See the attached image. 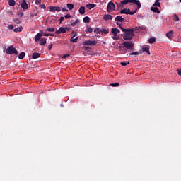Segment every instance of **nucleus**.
Masks as SVG:
<instances>
[{"mask_svg": "<svg viewBox=\"0 0 181 181\" xmlns=\"http://www.w3.org/2000/svg\"><path fill=\"white\" fill-rule=\"evenodd\" d=\"M41 1H42V0H35V4L37 5H40L41 4Z\"/></svg>", "mask_w": 181, "mask_h": 181, "instance_id": "nucleus-45", "label": "nucleus"}, {"mask_svg": "<svg viewBox=\"0 0 181 181\" xmlns=\"http://www.w3.org/2000/svg\"><path fill=\"white\" fill-rule=\"evenodd\" d=\"M72 34H75V32L74 30L72 31Z\"/></svg>", "mask_w": 181, "mask_h": 181, "instance_id": "nucleus-56", "label": "nucleus"}, {"mask_svg": "<svg viewBox=\"0 0 181 181\" xmlns=\"http://www.w3.org/2000/svg\"><path fill=\"white\" fill-rule=\"evenodd\" d=\"M69 57H70V54H66L63 55L62 59H67Z\"/></svg>", "mask_w": 181, "mask_h": 181, "instance_id": "nucleus-42", "label": "nucleus"}, {"mask_svg": "<svg viewBox=\"0 0 181 181\" xmlns=\"http://www.w3.org/2000/svg\"><path fill=\"white\" fill-rule=\"evenodd\" d=\"M47 44V41L45 38H41L40 40V46H45Z\"/></svg>", "mask_w": 181, "mask_h": 181, "instance_id": "nucleus-18", "label": "nucleus"}, {"mask_svg": "<svg viewBox=\"0 0 181 181\" xmlns=\"http://www.w3.org/2000/svg\"><path fill=\"white\" fill-rule=\"evenodd\" d=\"M55 28H47L45 29V31H48V32H50V33H53L55 31Z\"/></svg>", "mask_w": 181, "mask_h": 181, "instance_id": "nucleus-30", "label": "nucleus"}, {"mask_svg": "<svg viewBox=\"0 0 181 181\" xmlns=\"http://www.w3.org/2000/svg\"><path fill=\"white\" fill-rule=\"evenodd\" d=\"M109 33V30L108 29H105V28H101V33L103 35H107Z\"/></svg>", "mask_w": 181, "mask_h": 181, "instance_id": "nucleus-24", "label": "nucleus"}, {"mask_svg": "<svg viewBox=\"0 0 181 181\" xmlns=\"http://www.w3.org/2000/svg\"><path fill=\"white\" fill-rule=\"evenodd\" d=\"M98 45V41L87 40L83 42V45L86 46H95Z\"/></svg>", "mask_w": 181, "mask_h": 181, "instance_id": "nucleus-7", "label": "nucleus"}, {"mask_svg": "<svg viewBox=\"0 0 181 181\" xmlns=\"http://www.w3.org/2000/svg\"><path fill=\"white\" fill-rule=\"evenodd\" d=\"M71 18V15L69 13L66 14V15H64V18L65 19H69Z\"/></svg>", "mask_w": 181, "mask_h": 181, "instance_id": "nucleus-41", "label": "nucleus"}, {"mask_svg": "<svg viewBox=\"0 0 181 181\" xmlns=\"http://www.w3.org/2000/svg\"><path fill=\"white\" fill-rule=\"evenodd\" d=\"M60 106H61V107H64V105L63 104H61Z\"/></svg>", "mask_w": 181, "mask_h": 181, "instance_id": "nucleus-54", "label": "nucleus"}, {"mask_svg": "<svg viewBox=\"0 0 181 181\" xmlns=\"http://www.w3.org/2000/svg\"><path fill=\"white\" fill-rule=\"evenodd\" d=\"M49 12L51 13H55V12H60L62 11V7H59V6H50L49 7Z\"/></svg>", "mask_w": 181, "mask_h": 181, "instance_id": "nucleus-6", "label": "nucleus"}, {"mask_svg": "<svg viewBox=\"0 0 181 181\" xmlns=\"http://www.w3.org/2000/svg\"><path fill=\"white\" fill-rule=\"evenodd\" d=\"M79 13H81V15H84V13H86V7L84 6L80 7Z\"/></svg>", "mask_w": 181, "mask_h": 181, "instance_id": "nucleus-21", "label": "nucleus"}, {"mask_svg": "<svg viewBox=\"0 0 181 181\" xmlns=\"http://www.w3.org/2000/svg\"><path fill=\"white\" fill-rule=\"evenodd\" d=\"M138 9H135L133 11H131L129 8H123L120 10V13L122 15H134V13H136Z\"/></svg>", "mask_w": 181, "mask_h": 181, "instance_id": "nucleus-4", "label": "nucleus"}, {"mask_svg": "<svg viewBox=\"0 0 181 181\" xmlns=\"http://www.w3.org/2000/svg\"><path fill=\"white\" fill-rule=\"evenodd\" d=\"M6 54H16L17 55L18 54L16 48H15L13 46H10L7 49H6L5 51Z\"/></svg>", "mask_w": 181, "mask_h": 181, "instance_id": "nucleus-5", "label": "nucleus"}, {"mask_svg": "<svg viewBox=\"0 0 181 181\" xmlns=\"http://www.w3.org/2000/svg\"><path fill=\"white\" fill-rule=\"evenodd\" d=\"M166 36L168 38L171 39L173 37V31L169 30V32L166 33Z\"/></svg>", "mask_w": 181, "mask_h": 181, "instance_id": "nucleus-19", "label": "nucleus"}, {"mask_svg": "<svg viewBox=\"0 0 181 181\" xmlns=\"http://www.w3.org/2000/svg\"><path fill=\"white\" fill-rule=\"evenodd\" d=\"M64 33H66V29L64 28H60L59 30L55 31L56 35H60Z\"/></svg>", "mask_w": 181, "mask_h": 181, "instance_id": "nucleus-11", "label": "nucleus"}, {"mask_svg": "<svg viewBox=\"0 0 181 181\" xmlns=\"http://www.w3.org/2000/svg\"><path fill=\"white\" fill-rule=\"evenodd\" d=\"M62 12H68V9H67L66 7H64V8L62 9Z\"/></svg>", "mask_w": 181, "mask_h": 181, "instance_id": "nucleus-49", "label": "nucleus"}, {"mask_svg": "<svg viewBox=\"0 0 181 181\" xmlns=\"http://www.w3.org/2000/svg\"><path fill=\"white\" fill-rule=\"evenodd\" d=\"M111 33L113 34V36L111 37L113 40H117L119 39V37L117 36V33H116L115 30L112 29Z\"/></svg>", "mask_w": 181, "mask_h": 181, "instance_id": "nucleus-13", "label": "nucleus"}, {"mask_svg": "<svg viewBox=\"0 0 181 181\" xmlns=\"http://www.w3.org/2000/svg\"><path fill=\"white\" fill-rule=\"evenodd\" d=\"M67 8L69 11H71L74 8V5L73 4H67Z\"/></svg>", "mask_w": 181, "mask_h": 181, "instance_id": "nucleus-27", "label": "nucleus"}, {"mask_svg": "<svg viewBox=\"0 0 181 181\" xmlns=\"http://www.w3.org/2000/svg\"><path fill=\"white\" fill-rule=\"evenodd\" d=\"M151 11L155 13H160V10L158 8V7H151Z\"/></svg>", "mask_w": 181, "mask_h": 181, "instance_id": "nucleus-23", "label": "nucleus"}, {"mask_svg": "<svg viewBox=\"0 0 181 181\" xmlns=\"http://www.w3.org/2000/svg\"><path fill=\"white\" fill-rule=\"evenodd\" d=\"M23 14L21 15V16H23Z\"/></svg>", "mask_w": 181, "mask_h": 181, "instance_id": "nucleus-59", "label": "nucleus"}, {"mask_svg": "<svg viewBox=\"0 0 181 181\" xmlns=\"http://www.w3.org/2000/svg\"><path fill=\"white\" fill-rule=\"evenodd\" d=\"M23 30L22 27L16 28L13 30L14 33H21Z\"/></svg>", "mask_w": 181, "mask_h": 181, "instance_id": "nucleus-28", "label": "nucleus"}, {"mask_svg": "<svg viewBox=\"0 0 181 181\" xmlns=\"http://www.w3.org/2000/svg\"><path fill=\"white\" fill-rule=\"evenodd\" d=\"M139 54V52H130L129 53V56H135L137 57Z\"/></svg>", "mask_w": 181, "mask_h": 181, "instance_id": "nucleus-32", "label": "nucleus"}, {"mask_svg": "<svg viewBox=\"0 0 181 181\" xmlns=\"http://www.w3.org/2000/svg\"><path fill=\"white\" fill-rule=\"evenodd\" d=\"M180 1V2L181 3V0H179Z\"/></svg>", "mask_w": 181, "mask_h": 181, "instance_id": "nucleus-58", "label": "nucleus"}, {"mask_svg": "<svg viewBox=\"0 0 181 181\" xmlns=\"http://www.w3.org/2000/svg\"><path fill=\"white\" fill-rule=\"evenodd\" d=\"M142 52H143L142 49L140 50L139 52H137V53H139V54H142Z\"/></svg>", "mask_w": 181, "mask_h": 181, "instance_id": "nucleus-53", "label": "nucleus"}, {"mask_svg": "<svg viewBox=\"0 0 181 181\" xmlns=\"http://www.w3.org/2000/svg\"><path fill=\"white\" fill-rule=\"evenodd\" d=\"M153 6L160 7V0H156L153 4Z\"/></svg>", "mask_w": 181, "mask_h": 181, "instance_id": "nucleus-33", "label": "nucleus"}, {"mask_svg": "<svg viewBox=\"0 0 181 181\" xmlns=\"http://www.w3.org/2000/svg\"><path fill=\"white\" fill-rule=\"evenodd\" d=\"M116 24H117V25H119V28L121 29V30H122V29H124V28H123L122 24H119V23L117 22Z\"/></svg>", "mask_w": 181, "mask_h": 181, "instance_id": "nucleus-48", "label": "nucleus"}, {"mask_svg": "<svg viewBox=\"0 0 181 181\" xmlns=\"http://www.w3.org/2000/svg\"><path fill=\"white\" fill-rule=\"evenodd\" d=\"M95 5L94 4H88L86 6V7L89 10L93 9V8H95Z\"/></svg>", "mask_w": 181, "mask_h": 181, "instance_id": "nucleus-22", "label": "nucleus"}, {"mask_svg": "<svg viewBox=\"0 0 181 181\" xmlns=\"http://www.w3.org/2000/svg\"><path fill=\"white\" fill-rule=\"evenodd\" d=\"M155 41H156V39L155 37H151L148 40V43L150 44H153Z\"/></svg>", "mask_w": 181, "mask_h": 181, "instance_id": "nucleus-31", "label": "nucleus"}, {"mask_svg": "<svg viewBox=\"0 0 181 181\" xmlns=\"http://www.w3.org/2000/svg\"><path fill=\"white\" fill-rule=\"evenodd\" d=\"M142 51L146 52L148 55H151V52H150V50H149V47H144L142 48Z\"/></svg>", "mask_w": 181, "mask_h": 181, "instance_id": "nucleus-20", "label": "nucleus"}, {"mask_svg": "<svg viewBox=\"0 0 181 181\" xmlns=\"http://www.w3.org/2000/svg\"><path fill=\"white\" fill-rule=\"evenodd\" d=\"M45 35V33H44L43 31H40V33H37L35 36V42H38L40 40L42 36H44Z\"/></svg>", "mask_w": 181, "mask_h": 181, "instance_id": "nucleus-8", "label": "nucleus"}, {"mask_svg": "<svg viewBox=\"0 0 181 181\" xmlns=\"http://www.w3.org/2000/svg\"><path fill=\"white\" fill-rule=\"evenodd\" d=\"M77 36V33H75L74 35H73V37H71V39L70 40V42H74V43H77L78 42V37H76Z\"/></svg>", "mask_w": 181, "mask_h": 181, "instance_id": "nucleus-12", "label": "nucleus"}, {"mask_svg": "<svg viewBox=\"0 0 181 181\" xmlns=\"http://www.w3.org/2000/svg\"><path fill=\"white\" fill-rule=\"evenodd\" d=\"M118 49H119V50H121V51H122L123 49H125V47H124V46H119V47H118Z\"/></svg>", "mask_w": 181, "mask_h": 181, "instance_id": "nucleus-51", "label": "nucleus"}, {"mask_svg": "<svg viewBox=\"0 0 181 181\" xmlns=\"http://www.w3.org/2000/svg\"><path fill=\"white\" fill-rule=\"evenodd\" d=\"M41 56V54L39 52H33L32 58L33 59H39Z\"/></svg>", "mask_w": 181, "mask_h": 181, "instance_id": "nucleus-17", "label": "nucleus"}, {"mask_svg": "<svg viewBox=\"0 0 181 181\" xmlns=\"http://www.w3.org/2000/svg\"><path fill=\"white\" fill-rule=\"evenodd\" d=\"M122 32L124 33L123 39L126 40H130L133 39L134 36V29H122Z\"/></svg>", "mask_w": 181, "mask_h": 181, "instance_id": "nucleus-2", "label": "nucleus"}, {"mask_svg": "<svg viewBox=\"0 0 181 181\" xmlns=\"http://www.w3.org/2000/svg\"><path fill=\"white\" fill-rule=\"evenodd\" d=\"M94 33L95 34H100L101 33V28H96L95 30H94Z\"/></svg>", "mask_w": 181, "mask_h": 181, "instance_id": "nucleus-29", "label": "nucleus"}, {"mask_svg": "<svg viewBox=\"0 0 181 181\" xmlns=\"http://www.w3.org/2000/svg\"><path fill=\"white\" fill-rule=\"evenodd\" d=\"M8 4L10 6H14L16 5V1L15 0H9Z\"/></svg>", "mask_w": 181, "mask_h": 181, "instance_id": "nucleus-26", "label": "nucleus"}, {"mask_svg": "<svg viewBox=\"0 0 181 181\" xmlns=\"http://www.w3.org/2000/svg\"><path fill=\"white\" fill-rule=\"evenodd\" d=\"M44 36H54V33H45Z\"/></svg>", "mask_w": 181, "mask_h": 181, "instance_id": "nucleus-39", "label": "nucleus"}, {"mask_svg": "<svg viewBox=\"0 0 181 181\" xmlns=\"http://www.w3.org/2000/svg\"><path fill=\"white\" fill-rule=\"evenodd\" d=\"M129 64V62H121V63H120V65L122 66H127Z\"/></svg>", "mask_w": 181, "mask_h": 181, "instance_id": "nucleus-36", "label": "nucleus"}, {"mask_svg": "<svg viewBox=\"0 0 181 181\" xmlns=\"http://www.w3.org/2000/svg\"><path fill=\"white\" fill-rule=\"evenodd\" d=\"M25 56H26V53L25 52H21L19 56H18V58L20 59H22L25 58Z\"/></svg>", "mask_w": 181, "mask_h": 181, "instance_id": "nucleus-25", "label": "nucleus"}, {"mask_svg": "<svg viewBox=\"0 0 181 181\" xmlns=\"http://www.w3.org/2000/svg\"><path fill=\"white\" fill-rule=\"evenodd\" d=\"M127 4H134L137 5V10H139L141 4L139 1V0H122L121 1L120 4H117L118 8L123 7L124 5H126Z\"/></svg>", "mask_w": 181, "mask_h": 181, "instance_id": "nucleus-1", "label": "nucleus"}, {"mask_svg": "<svg viewBox=\"0 0 181 181\" xmlns=\"http://www.w3.org/2000/svg\"><path fill=\"white\" fill-rule=\"evenodd\" d=\"M36 16V14H35V15L32 14V15H31L32 17H34V16Z\"/></svg>", "mask_w": 181, "mask_h": 181, "instance_id": "nucleus-55", "label": "nucleus"}, {"mask_svg": "<svg viewBox=\"0 0 181 181\" xmlns=\"http://www.w3.org/2000/svg\"><path fill=\"white\" fill-rule=\"evenodd\" d=\"M83 23H90V18L88 16L84 17L83 18Z\"/></svg>", "mask_w": 181, "mask_h": 181, "instance_id": "nucleus-34", "label": "nucleus"}, {"mask_svg": "<svg viewBox=\"0 0 181 181\" xmlns=\"http://www.w3.org/2000/svg\"><path fill=\"white\" fill-rule=\"evenodd\" d=\"M115 21L116 22H119V23H122V22H124V18L121 16H117L115 18Z\"/></svg>", "mask_w": 181, "mask_h": 181, "instance_id": "nucleus-15", "label": "nucleus"}, {"mask_svg": "<svg viewBox=\"0 0 181 181\" xmlns=\"http://www.w3.org/2000/svg\"><path fill=\"white\" fill-rule=\"evenodd\" d=\"M52 47H53V44L51 43L50 45H48V50L50 51Z\"/></svg>", "mask_w": 181, "mask_h": 181, "instance_id": "nucleus-44", "label": "nucleus"}, {"mask_svg": "<svg viewBox=\"0 0 181 181\" xmlns=\"http://www.w3.org/2000/svg\"><path fill=\"white\" fill-rule=\"evenodd\" d=\"M177 74L179 76H181V69L178 70Z\"/></svg>", "mask_w": 181, "mask_h": 181, "instance_id": "nucleus-52", "label": "nucleus"}, {"mask_svg": "<svg viewBox=\"0 0 181 181\" xmlns=\"http://www.w3.org/2000/svg\"><path fill=\"white\" fill-rule=\"evenodd\" d=\"M8 28L10 30H13V29H14L13 25H9Z\"/></svg>", "mask_w": 181, "mask_h": 181, "instance_id": "nucleus-50", "label": "nucleus"}, {"mask_svg": "<svg viewBox=\"0 0 181 181\" xmlns=\"http://www.w3.org/2000/svg\"><path fill=\"white\" fill-rule=\"evenodd\" d=\"M13 21L16 23V24H20V20L18 18H13Z\"/></svg>", "mask_w": 181, "mask_h": 181, "instance_id": "nucleus-37", "label": "nucleus"}, {"mask_svg": "<svg viewBox=\"0 0 181 181\" xmlns=\"http://www.w3.org/2000/svg\"><path fill=\"white\" fill-rule=\"evenodd\" d=\"M86 33H93V28L91 27H89L86 30Z\"/></svg>", "mask_w": 181, "mask_h": 181, "instance_id": "nucleus-35", "label": "nucleus"}, {"mask_svg": "<svg viewBox=\"0 0 181 181\" xmlns=\"http://www.w3.org/2000/svg\"><path fill=\"white\" fill-rule=\"evenodd\" d=\"M174 20L175 21H179V18H178V16L175 14V15H174Z\"/></svg>", "mask_w": 181, "mask_h": 181, "instance_id": "nucleus-47", "label": "nucleus"}, {"mask_svg": "<svg viewBox=\"0 0 181 181\" xmlns=\"http://www.w3.org/2000/svg\"><path fill=\"white\" fill-rule=\"evenodd\" d=\"M112 30L115 31L117 34L121 33V30L117 28H112Z\"/></svg>", "mask_w": 181, "mask_h": 181, "instance_id": "nucleus-38", "label": "nucleus"}, {"mask_svg": "<svg viewBox=\"0 0 181 181\" xmlns=\"http://www.w3.org/2000/svg\"><path fill=\"white\" fill-rule=\"evenodd\" d=\"M21 7L23 10L28 9V4H27L26 0H22V3L21 4Z\"/></svg>", "mask_w": 181, "mask_h": 181, "instance_id": "nucleus-10", "label": "nucleus"}, {"mask_svg": "<svg viewBox=\"0 0 181 181\" xmlns=\"http://www.w3.org/2000/svg\"><path fill=\"white\" fill-rule=\"evenodd\" d=\"M40 7L42 9H45L46 8V6L45 4H40Z\"/></svg>", "mask_w": 181, "mask_h": 181, "instance_id": "nucleus-46", "label": "nucleus"}, {"mask_svg": "<svg viewBox=\"0 0 181 181\" xmlns=\"http://www.w3.org/2000/svg\"><path fill=\"white\" fill-rule=\"evenodd\" d=\"M110 85L113 87H117L119 86V84L118 83H111Z\"/></svg>", "mask_w": 181, "mask_h": 181, "instance_id": "nucleus-40", "label": "nucleus"}, {"mask_svg": "<svg viewBox=\"0 0 181 181\" xmlns=\"http://www.w3.org/2000/svg\"><path fill=\"white\" fill-rule=\"evenodd\" d=\"M122 45L124 47V49L128 50L129 52L134 51V43L131 41H124Z\"/></svg>", "mask_w": 181, "mask_h": 181, "instance_id": "nucleus-3", "label": "nucleus"}, {"mask_svg": "<svg viewBox=\"0 0 181 181\" xmlns=\"http://www.w3.org/2000/svg\"><path fill=\"white\" fill-rule=\"evenodd\" d=\"M66 29H67V30H69V29L68 28Z\"/></svg>", "mask_w": 181, "mask_h": 181, "instance_id": "nucleus-57", "label": "nucleus"}, {"mask_svg": "<svg viewBox=\"0 0 181 181\" xmlns=\"http://www.w3.org/2000/svg\"><path fill=\"white\" fill-rule=\"evenodd\" d=\"M64 21V18L62 17V16L60 17V18H59V24H62Z\"/></svg>", "mask_w": 181, "mask_h": 181, "instance_id": "nucleus-43", "label": "nucleus"}, {"mask_svg": "<svg viewBox=\"0 0 181 181\" xmlns=\"http://www.w3.org/2000/svg\"><path fill=\"white\" fill-rule=\"evenodd\" d=\"M105 21H110L113 19V16L109 14H106L103 16Z\"/></svg>", "mask_w": 181, "mask_h": 181, "instance_id": "nucleus-16", "label": "nucleus"}, {"mask_svg": "<svg viewBox=\"0 0 181 181\" xmlns=\"http://www.w3.org/2000/svg\"><path fill=\"white\" fill-rule=\"evenodd\" d=\"M115 5L112 1H110L107 4V12H110L111 10H115Z\"/></svg>", "mask_w": 181, "mask_h": 181, "instance_id": "nucleus-9", "label": "nucleus"}, {"mask_svg": "<svg viewBox=\"0 0 181 181\" xmlns=\"http://www.w3.org/2000/svg\"><path fill=\"white\" fill-rule=\"evenodd\" d=\"M80 23V20H78V18H76V20L74 21V20H71V26H76V25L77 24H79Z\"/></svg>", "mask_w": 181, "mask_h": 181, "instance_id": "nucleus-14", "label": "nucleus"}]
</instances>
